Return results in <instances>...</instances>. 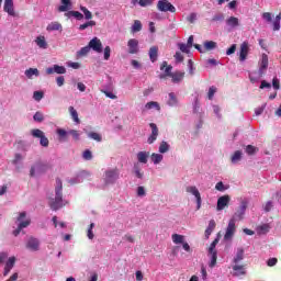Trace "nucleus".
I'll use <instances>...</instances> for the list:
<instances>
[{
    "mask_svg": "<svg viewBox=\"0 0 281 281\" xmlns=\"http://www.w3.org/2000/svg\"><path fill=\"white\" fill-rule=\"evenodd\" d=\"M157 10H159V12H171L172 14L177 12V8L168 0H158Z\"/></svg>",
    "mask_w": 281,
    "mask_h": 281,
    "instance_id": "1a4fd4ad",
    "label": "nucleus"
},
{
    "mask_svg": "<svg viewBox=\"0 0 281 281\" xmlns=\"http://www.w3.org/2000/svg\"><path fill=\"white\" fill-rule=\"evenodd\" d=\"M171 238H172V243H175V245H182L184 243L183 240L186 239V237L180 234H173L171 236Z\"/></svg>",
    "mask_w": 281,
    "mask_h": 281,
    "instance_id": "79ce46f5",
    "label": "nucleus"
},
{
    "mask_svg": "<svg viewBox=\"0 0 281 281\" xmlns=\"http://www.w3.org/2000/svg\"><path fill=\"white\" fill-rule=\"evenodd\" d=\"M136 157L139 164H148V157H149L148 151H138Z\"/></svg>",
    "mask_w": 281,
    "mask_h": 281,
    "instance_id": "7c9ffc66",
    "label": "nucleus"
},
{
    "mask_svg": "<svg viewBox=\"0 0 281 281\" xmlns=\"http://www.w3.org/2000/svg\"><path fill=\"white\" fill-rule=\"evenodd\" d=\"M94 25H95V21L90 20L83 24H80L78 30H80V32H83V30H87V27H94Z\"/></svg>",
    "mask_w": 281,
    "mask_h": 281,
    "instance_id": "09e8293b",
    "label": "nucleus"
},
{
    "mask_svg": "<svg viewBox=\"0 0 281 281\" xmlns=\"http://www.w3.org/2000/svg\"><path fill=\"white\" fill-rule=\"evenodd\" d=\"M57 135L59 137V142H66L67 135H71V137H72V139H75V142H80V132H78L76 130L66 131L63 128H58Z\"/></svg>",
    "mask_w": 281,
    "mask_h": 281,
    "instance_id": "39448f33",
    "label": "nucleus"
},
{
    "mask_svg": "<svg viewBox=\"0 0 281 281\" xmlns=\"http://www.w3.org/2000/svg\"><path fill=\"white\" fill-rule=\"evenodd\" d=\"M47 32H63V24L58 22H52L46 27Z\"/></svg>",
    "mask_w": 281,
    "mask_h": 281,
    "instance_id": "bb28decb",
    "label": "nucleus"
},
{
    "mask_svg": "<svg viewBox=\"0 0 281 281\" xmlns=\"http://www.w3.org/2000/svg\"><path fill=\"white\" fill-rule=\"evenodd\" d=\"M150 160L154 162V166H157V165H159L160 162L164 161V155L153 153L151 156H150Z\"/></svg>",
    "mask_w": 281,
    "mask_h": 281,
    "instance_id": "f704fd0d",
    "label": "nucleus"
},
{
    "mask_svg": "<svg viewBox=\"0 0 281 281\" xmlns=\"http://www.w3.org/2000/svg\"><path fill=\"white\" fill-rule=\"evenodd\" d=\"M33 120H34V122H43V120H45V117L43 116V113L36 112V113L33 115Z\"/></svg>",
    "mask_w": 281,
    "mask_h": 281,
    "instance_id": "338daca9",
    "label": "nucleus"
},
{
    "mask_svg": "<svg viewBox=\"0 0 281 281\" xmlns=\"http://www.w3.org/2000/svg\"><path fill=\"white\" fill-rule=\"evenodd\" d=\"M209 256H210L209 267H210V269H214V267H216V260L218 258V252H209Z\"/></svg>",
    "mask_w": 281,
    "mask_h": 281,
    "instance_id": "e433bc0d",
    "label": "nucleus"
},
{
    "mask_svg": "<svg viewBox=\"0 0 281 281\" xmlns=\"http://www.w3.org/2000/svg\"><path fill=\"white\" fill-rule=\"evenodd\" d=\"M234 234H236V222L234 221V218H231L226 227L224 240H232V238H234Z\"/></svg>",
    "mask_w": 281,
    "mask_h": 281,
    "instance_id": "9b49d317",
    "label": "nucleus"
},
{
    "mask_svg": "<svg viewBox=\"0 0 281 281\" xmlns=\"http://www.w3.org/2000/svg\"><path fill=\"white\" fill-rule=\"evenodd\" d=\"M31 135L33 137H36L37 139H40V145L43 146V148H47L49 146V138H47V136H45L44 131L35 128V130L31 131Z\"/></svg>",
    "mask_w": 281,
    "mask_h": 281,
    "instance_id": "423d86ee",
    "label": "nucleus"
},
{
    "mask_svg": "<svg viewBox=\"0 0 281 281\" xmlns=\"http://www.w3.org/2000/svg\"><path fill=\"white\" fill-rule=\"evenodd\" d=\"M128 54H139V41L131 38L127 42Z\"/></svg>",
    "mask_w": 281,
    "mask_h": 281,
    "instance_id": "a211bd4d",
    "label": "nucleus"
},
{
    "mask_svg": "<svg viewBox=\"0 0 281 281\" xmlns=\"http://www.w3.org/2000/svg\"><path fill=\"white\" fill-rule=\"evenodd\" d=\"M280 21H281V13H279L272 23V30L273 32H280Z\"/></svg>",
    "mask_w": 281,
    "mask_h": 281,
    "instance_id": "37998d69",
    "label": "nucleus"
},
{
    "mask_svg": "<svg viewBox=\"0 0 281 281\" xmlns=\"http://www.w3.org/2000/svg\"><path fill=\"white\" fill-rule=\"evenodd\" d=\"M261 19H263L266 23H271L273 21V14L271 12H265L262 13Z\"/></svg>",
    "mask_w": 281,
    "mask_h": 281,
    "instance_id": "864d4df0",
    "label": "nucleus"
},
{
    "mask_svg": "<svg viewBox=\"0 0 281 281\" xmlns=\"http://www.w3.org/2000/svg\"><path fill=\"white\" fill-rule=\"evenodd\" d=\"M35 43L40 49H47V41L45 40V36H37Z\"/></svg>",
    "mask_w": 281,
    "mask_h": 281,
    "instance_id": "72a5a7b5",
    "label": "nucleus"
},
{
    "mask_svg": "<svg viewBox=\"0 0 281 281\" xmlns=\"http://www.w3.org/2000/svg\"><path fill=\"white\" fill-rule=\"evenodd\" d=\"M149 126L151 128V134L147 138V144H155V142H157V137H159V128L155 123H150Z\"/></svg>",
    "mask_w": 281,
    "mask_h": 281,
    "instance_id": "dca6fc26",
    "label": "nucleus"
},
{
    "mask_svg": "<svg viewBox=\"0 0 281 281\" xmlns=\"http://www.w3.org/2000/svg\"><path fill=\"white\" fill-rule=\"evenodd\" d=\"M145 109H148V110L156 109V111H161V106H159V103L156 101L147 102L145 105Z\"/></svg>",
    "mask_w": 281,
    "mask_h": 281,
    "instance_id": "de8ad7c7",
    "label": "nucleus"
},
{
    "mask_svg": "<svg viewBox=\"0 0 281 281\" xmlns=\"http://www.w3.org/2000/svg\"><path fill=\"white\" fill-rule=\"evenodd\" d=\"M111 58V46H105L103 49V59L110 60Z\"/></svg>",
    "mask_w": 281,
    "mask_h": 281,
    "instance_id": "13d9d810",
    "label": "nucleus"
},
{
    "mask_svg": "<svg viewBox=\"0 0 281 281\" xmlns=\"http://www.w3.org/2000/svg\"><path fill=\"white\" fill-rule=\"evenodd\" d=\"M69 113H70L74 122H76V124H80V119L78 117V111H76L74 109V106H69Z\"/></svg>",
    "mask_w": 281,
    "mask_h": 281,
    "instance_id": "49530a36",
    "label": "nucleus"
},
{
    "mask_svg": "<svg viewBox=\"0 0 281 281\" xmlns=\"http://www.w3.org/2000/svg\"><path fill=\"white\" fill-rule=\"evenodd\" d=\"M133 173L135 175L136 179H144V171H142V167H139V164L134 165Z\"/></svg>",
    "mask_w": 281,
    "mask_h": 281,
    "instance_id": "c9c22d12",
    "label": "nucleus"
},
{
    "mask_svg": "<svg viewBox=\"0 0 281 281\" xmlns=\"http://www.w3.org/2000/svg\"><path fill=\"white\" fill-rule=\"evenodd\" d=\"M245 212H247V202H241L239 206V211L235 212V214L232 216L235 223L237 221H243V217L245 216Z\"/></svg>",
    "mask_w": 281,
    "mask_h": 281,
    "instance_id": "6ab92c4d",
    "label": "nucleus"
},
{
    "mask_svg": "<svg viewBox=\"0 0 281 281\" xmlns=\"http://www.w3.org/2000/svg\"><path fill=\"white\" fill-rule=\"evenodd\" d=\"M269 229H271L269 224H262L261 226L258 227V233L259 234H269Z\"/></svg>",
    "mask_w": 281,
    "mask_h": 281,
    "instance_id": "5fc2aeb1",
    "label": "nucleus"
},
{
    "mask_svg": "<svg viewBox=\"0 0 281 281\" xmlns=\"http://www.w3.org/2000/svg\"><path fill=\"white\" fill-rule=\"evenodd\" d=\"M200 109H201V103L199 102V94H195L193 100V113H199Z\"/></svg>",
    "mask_w": 281,
    "mask_h": 281,
    "instance_id": "3c124183",
    "label": "nucleus"
},
{
    "mask_svg": "<svg viewBox=\"0 0 281 281\" xmlns=\"http://www.w3.org/2000/svg\"><path fill=\"white\" fill-rule=\"evenodd\" d=\"M25 218V212L20 213L18 221H19V227L20 229H25L30 225V220L23 221Z\"/></svg>",
    "mask_w": 281,
    "mask_h": 281,
    "instance_id": "cd10ccee",
    "label": "nucleus"
},
{
    "mask_svg": "<svg viewBox=\"0 0 281 281\" xmlns=\"http://www.w3.org/2000/svg\"><path fill=\"white\" fill-rule=\"evenodd\" d=\"M89 48L92 49V52H95L97 54H102V41L98 37H93L89 42Z\"/></svg>",
    "mask_w": 281,
    "mask_h": 281,
    "instance_id": "2eb2a0df",
    "label": "nucleus"
},
{
    "mask_svg": "<svg viewBox=\"0 0 281 281\" xmlns=\"http://www.w3.org/2000/svg\"><path fill=\"white\" fill-rule=\"evenodd\" d=\"M46 74L47 76H52L53 74L63 76L64 74H67V68H65V66L54 65L53 67H48L46 69Z\"/></svg>",
    "mask_w": 281,
    "mask_h": 281,
    "instance_id": "f3484780",
    "label": "nucleus"
},
{
    "mask_svg": "<svg viewBox=\"0 0 281 281\" xmlns=\"http://www.w3.org/2000/svg\"><path fill=\"white\" fill-rule=\"evenodd\" d=\"M245 150L247 155H256V153H258V148L252 145H247Z\"/></svg>",
    "mask_w": 281,
    "mask_h": 281,
    "instance_id": "bf43d9fd",
    "label": "nucleus"
},
{
    "mask_svg": "<svg viewBox=\"0 0 281 281\" xmlns=\"http://www.w3.org/2000/svg\"><path fill=\"white\" fill-rule=\"evenodd\" d=\"M216 47H218V44L214 41L204 42V49H206V52H212L213 49H216Z\"/></svg>",
    "mask_w": 281,
    "mask_h": 281,
    "instance_id": "a19ab883",
    "label": "nucleus"
},
{
    "mask_svg": "<svg viewBox=\"0 0 281 281\" xmlns=\"http://www.w3.org/2000/svg\"><path fill=\"white\" fill-rule=\"evenodd\" d=\"M168 106H179V99H177V94L175 92L169 93V99L167 101Z\"/></svg>",
    "mask_w": 281,
    "mask_h": 281,
    "instance_id": "c756f323",
    "label": "nucleus"
},
{
    "mask_svg": "<svg viewBox=\"0 0 281 281\" xmlns=\"http://www.w3.org/2000/svg\"><path fill=\"white\" fill-rule=\"evenodd\" d=\"M245 273H247V272L245 271V266H240V265H238V263H235V265L233 266V276H234L235 278H239V276H245Z\"/></svg>",
    "mask_w": 281,
    "mask_h": 281,
    "instance_id": "b1692460",
    "label": "nucleus"
},
{
    "mask_svg": "<svg viewBox=\"0 0 281 281\" xmlns=\"http://www.w3.org/2000/svg\"><path fill=\"white\" fill-rule=\"evenodd\" d=\"M15 262H16V258L15 257H10L8 259V261L5 262V266H4L3 276H8V273H10V271H12V269H14V263Z\"/></svg>",
    "mask_w": 281,
    "mask_h": 281,
    "instance_id": "4be33fe9",
    "label": "nucleus"
},
{
    "mask_svg": "<svg viewBox=\"0 0 281 281\" xmlns=\"http://www.w3.org/2000/svg\"><path fill=\"white\" fill-rule=\"evenodd\" d=\"M267 69H269V56L263 53L259 60V70L249 74L250 82H252V85L259 82L260 78H262V76H265L267 72Z\"/></svg>",
    "mask_w": 281,
    "mask_h": 281,
    "instance_id": "f03ea898",
    "label": "nucleus"
},
{
    "mask_svg": "<svg viewBox=\"0 0 281 281\" xmlns=\"http://www.w3.org/2000/svg\"><path fill=\"white\" fill-rule=\"evenodd\" d=\"M119 179H120V169L117 167L108 168L103 172L104 186H115Z\"/></svg>",
    "mask_w": 281,
    "mask_h": 281,
    "instance_id": "20e7f679",
    "label": "nucleus"
},
{
    "mask_svg": "<svg viewBox=\"0 0 281 281\" xmlns=\"http://www.w3.org/2000/svg\"><path fill=\"white\" fill-rule=\"evenodd\" d=\"M24 159V156L21 154H15L14 159L12 160L13 166H15L16 169L20 168L22 161Z\"/></svg>",
    "mask_w": 281,
    "mask_h": 281,
    "instance_id": "ea45409f",
    "label": "nucleus"
},
{
    "mask_svg": "<svg viewBox=\"0 0 281 281\" xmlns=\"http://www.w3.org/2000/svg\"><path fill=\"white\" fill-rule=\"evenodd\" d=\"M165 69V74H160L159 78L160 80H164V78H166L167 76H169V78L172 77V66H168V61H162L161 66H160V70L164 71Z\"/></svg>",
    "mask_w": 281,
    "mask_h": 281,
    "instance_id": "aec40b11",
    "label": "nucleus"
},
{
    "mask_svg": "<svg viewBox=\"0 0 281 281\" xmlns=\"http://www.w3.org/2000/svg\"><path fill=\"white\" fill-rule=\"evenodd\" d=\"M24 75L26 76V78H29V80H32V78H38V76H41V72L37 70V68H29L25 70Z\"/></svg>",
    "mask_w": 281,
    "mask_h": 281,
    "instance_id": "c85d7f7f",
    "label": "nucleus"
},
{
    "mask_svg": "<svg viewBox=\"0 0 281 281\" xmlns=\"http://www.w3.org/2000/svg\"><path fill=\"white\" fill-rule=\"evenodd\" d=\"M243 159V151L236 150L234 155L232 156V164H238Z\"/></svg>",
    "mask_w": 281,
    "mask_h": 281,
    "instance_id": "a18cd8bd",
    "label": "nucleus"
},
{
    "mask_svg": "<svg viewBox=\"0 0 281 281\" xmlns=\"http://www.w3.org/2000/svg\"><path fill=\"white\" fill-rule=\"evenodd\" d=\"M91 52V48L89 47V44L82 48H80V50L77 53L78 56H87L88 53Z\"/></svg>",
    "mask_w": 281,
    "mask_h": 281,
    "instance_id": "680f3d73",
    "label": "nucleus"
},
{
    "mask_svg": "<svg viewBox=\"0 0 281 281\" xmlns=\"http://www.w3.org/2000/svg\"><path fill=\"white\" fill-rule=\"evenodd\" d=\"M106 98H110V100H117V95H115L113 92L109 91L108 89H102L101 90Z\"/></svg>",
    "mask_w": 281,
    "mask_h": 281,
    "instance_id": "052dcab7",
    "label": "nucleus"
},
{
    "mask_svg": "<svg viewBox=\"0 0 281 281\" xmlns=\"http://www.w3.org/2000/svg\"><path fill=\"white\" fill-rule=\"evenodd\" d=\"M226 25H227V27H229V30H234V29L238 27V25H240V22H239L238 18L231 16L226 20Z\"/></svg>",
    "mask_w": 281,
    "mask_h": 281,
    "instance_id": "393cba45",
    "label": "nucleus"
},
{
    "mask_svg": "<svg viewBox=\"0 0 281 281\" xmlns=\"http://www.w3.org/2000/svg\"><path fill=\"white\" fill-rule=\"evenodd\" d=\"M149 59L150 63H157V58H159V47L158 46H151L149 48Z\"/></svg>",
    "mask_w": 281,
    "mask_h": 281,
    "instance_id": "5701e85b",
    "label": "nucleus"
},
{
    "mask_svg": "<svg viewBox=\"0 0 281 281\" xmlns=\"http://www.w3.org/2000/svg\"><path fill=\"white\" fill-rule=\"evenodd\" d=\"M88 177H91V172L87 170H82L78 172L75 177L68 178L67 182L70 186H76V183H82V181H85V179H88Z\"/></svg>",
    "mask_w": 281,
    "mask_h": 281,
    "instance_id": "0eeeda50",
    "label": "nucleus"
},
{
    "mask_svg": "<svg viewBox=\"0 0 281 281\" xmlns=\"http://www.w3.org/2000/svg\"><path fill=\"white\" fill-rule=\"evenodd\" d=\"M247 56H249V42L245 41L240 45V50H239L240 63H245L247 60Z\"/></svg>",
    "mask_w": 281,
    "mask_h": 281,
    "instance_id": "4468645a",
    "label": "nucleus"
},
{
    "mask_svg": "<svg viewBox=\"0 0 281 281\" xmlns=\"http://www.w3.org/2000/svg\"><path fill=\"white\" fill-rule=\"evenodd\" d=\"M3 10L9 16H16V13L14 12V0H4Z\"/></svg>",
    "mask_w": 281,
    "mask_h": 281,
    "instance_id": "412c9836",
    "label": "nucleus"
},
{
    "mask_svg": "<svg viewBox=\"0 0 281 281\" xmlns=\"http://www.w3.org/2000/svg\"><path fill=\"white\" fill-rule=\"evenodd\" d=\"M218 240H220V238L216 237V238L211 243V245H210V247H209V254L217 252V251H216V246L218 245Z\"/></svg>",
    "mask_w": 281,
    "mask_h": 281,
    "instance_id": "603ef678",
    "label": "nucleus"
},
{
    "mask_svg": "<svg viewBox=\"0 0 281 281\" xmlns=\"http://www.w3.org/2000/svg\"><path fill=\"white\" fill-rule=\"evenodd\" d=\"M43 97H44L43 91H34V93H33V99L36 102H41L43 100Z\"/></svg>",
    "mask_w": 281,
    "mask_h": 281,
    "instance_id": "e2e57ef3",
    "label": "nucleus"
},
{
    "mask_svg": "<svg viewBox=\"0 0 281 281\" xmlns=\"http://www.w3.org/2000/svg\"><path fill=\"white\" fill-rule=\"evenodd\" d=\"M93 227H95V224H94V223H91L90 226H89V228H88V234H87L89 240H93V238H94V235H93Z\"/></svg>",
    "mask_w": 281,
    "mask_h": 281,
    "instance_id": "0e129e2a",
    "label": "nucleus"
},
{
    "mask_svg": "<svg viewBox=\"0 0 281 281\" xmlns=\"http://www.w3.org/2000/svg\"><path fill=\"white\" fill-rule=\"evenodd\" d=\"M218 21H225V15L223 13H217L212 18L213 23H216Z\"/></svg>",
    "mask_w": 281,
    "mask_h": 281,
    "instance_id": "69168bd1",
    "label": "nucleus"
},
{
    "mask_svg": "<svg viewBox=\"0 0 281 281\" xmlns=\"http://www.w3.org/2000/svg\"><path fill=\"white\" fill-rule=\"evenodd\" d=\"M187 192L195 196L196 210H201L202 199H201V192H199V189L195 186H190V187H187Z\"/></svg>",
    "mask_w": 281,
    "mask_h": 281,
    "instance_id": "f8f14e48",
    "label": "nucleus"
},
{
    "mask_svg": "<svg viewBox=\"0 0 281 281\" xmlns=\"http://www.w3.org/2000/svg\"><path fill=\"white\" fill-rule=\"evenodd\" d=\"M61 5L58 7V12H66L65 16L67 19H76L77 21H82L85 19V15L80 13V11H74V3H71V0H60ZM71 10V11H69Z\"/></svg>",
    "mask_w": 281,
    "mask_h": 281,
    "instance_id": "7ed1b4c3",
    "label": "nucleus"
},
{
    "mask_svg": "<svg viewBox=\"0 0 281 281\" xmlns=\"http://www.w3.org/2000/svg\"><path fill=\"white\" fill-rule=\"evenodd\" d=\"M178 47L183 54H190V46L188 44L179 43Z\"/></svg>",
    "mask_w": 281,
    "mask_h": 281,
    "instance_id": "6e6d98bb",
    "label": "nucleus"
},
{
    "mask_svg": "<svg viewBox=\"0 0 281 281\" xmlns=\"http://www.w3.org/2000/svg\"><path fill=\"white\" fill-rule=\"evenodd\" d=\"M87 135L90 139H93L94 142H102V135L97 132H90Z\"/></svg>",
    "mask_w": 281,
    "mask_h": 281,
    "instance_id": "8fccbe9b",
    "label": "nucleus"
},
{
    "mask_svg": "<svg viewBox=\"0 0 281 281\" xmlns=\"http://www.w3.org/2000/svg\"><path fill=\"white\" fill-rule=\"evenodd\" d=\"M47 164L37 161L35 162L30 170V177H36V175H43V172H47Z\"/></svg>",
    "mask_w": 281,
    "mask_h": 281,
    "instance_id": "6e6552de",
    "label": "nucleus"
},
{
    "mask_svg": "<svg viewBox=\"0 0 281 281\" xmlns=\"http://www.w3.org/2000/svg\"><path fill=\"white\" fill-rule=\"evenodd\" d=\"M168 150H170V144H168L166 140H162L158 147V153H160V155H165V153H168Z\"/></svg>",
    "mask_w": 281,
    "mask_h": 281,
    "instance_id": "58836bf2",
    "label": "nucleus"
},
{
    "mask_svg": "<svg viewBox=\"0 0 281 281\" xmlns=\"http://www.w3.org/2000/svg\"><path fill=\"white\" fill-rule=\"evenodd\" d=\"M229 201H232V198H229V195L220 196L217 199V205H216L217 212H223V210H225V207L229 205Z\"/></svg>",
    "mask_w": 281,
    "mask_h": 281,
    "instance_id": "ddd939ff",
    "label": "nucleus"
},
{
    "mask_svg": "<svg viewBox=\"0 0 281 281\" xmlns=\"http://www.w3.org/2000/svg\"><path fill=\"white\" fill-rule=\"evenodd\" d=\"M25 248L29 249V251H40L41 240L34 236H31L26 240Z\"/></svg>",
    "mask_w": 281,
    "mask_h": 281,
    "instance_id": "9d476101",
    "label": "nucleus"
},
{
    "mask_svg": "<svg viewBox=\"0 0 281 281\" xmlns=\"http://www.w3.org/2000/svg\"><path fill=\"white\" fill-rule=\"evenodd\" d=\"M184 76H186V72H182V71H176V72H173V74L171 75L172 82H173L175 85L181 82V80H183Z\"/></svg>",
    "mask_w": 281,
    "mask_h": 281,
    "instance_id": "473e14b6",
    "label": "nucleus"
},
{
    "mask_svg": "<svg viewBox=\"0 0 281 281\" xmlns=\"http://www.w3.org/2000/svg\"><path fill=\"white\" fill-rule=\"evenodd\" d=\"M142 27H143L142 21L135 20L131 27L132 34H137V32H142Z\"/></svg>",
    "mask_w": 281,
    "mask_h": 281,
    "instance_id": "4c0bfd02",
    "label": "nucleus"
},
{
    "mask_svg": "<svg viewBox=\"0 0 281 281\" xmlns=\"http://www.w3.org/2000/svg\"><path fill=\"white\" fill-rule=\"evenodd\" d=\"M241 260H245V249L243 248H237V252L235 257L233 258L234 265H238Z\"/></svg>",
    "mask_w": 281,
    "mask_h": 281,
    "instance_id": "a878e982",
    "label": "nucleus"
},
{
    "mask_svg": "<svg viewBox=\"0 0 281 281\" xmlns=\"http://www.w3.org/2000/svg\"><path fill=\"white\" fill-rule=\"evenodd\" d=\"M48 205L53 212H58L67 205V201L63 199V180L60 178L56 179L55 198L49 200Z\"/></svg>",
    "mask_w": 281,
    "mask_h": 281,
    "instance_id": "f257e3e1",
    "label": "nucleus"
},
{
    "mask_svg": "<svg viewBox=\"0 0 281 281\" xmlns=\"http://www.w3.org/2000/svg\"><path fill=\"white\" fill-rule=\"evenodd\" d=\"M215 228H216V222L214 220H211L205 229V238H210V236H212V232H214Z\"/></svg>",
    "mask_w": 281,
    "mask_h": 281,
    "instance_id": "2f4dec72",
    "label": "nucleus"
},
{
    "mask_svg": "<svg viewBox=\"0 0 281 281\" xmlns=\"http://www.w3.org/2000/svg\"><path fill=\"white\" fill-rule=\"evenodd\" d=\"M259 89H271V83L268 82L267 80H261Z\"/></svg>",
    "mask_w": 281,
    "mask_h": 281,
    "instance_id": "774afa93",
    "label": "nucleus"
},
{
    "mask_svg": "<svg viewBox=\"0 0 281 281\" xmlns=\"http://www.w3.org/2000/svg\"><path fill=\"white\" fill-rule=\"evenodd\" d=\"M82 158L86 160V161H91L93 159V154L91 153V150L89 149H86L82 154Z\"/></svg>",
    "mask_w": 281,
    "mask_h": 281,
    "instance_id": "4d7b16f0",
    "label": "nucleus"
},
{
    "mask_svg": "<svg viewBox=\"0 0 281 281\" xmlns=\"http://www.w3.org/2000/svg\"><path fill=\"white\" fill-rule=\"evenodd\" d=\"M80 10H81V12H83L85 19L87 21H91V19H93V13H91V11H89V9H87V7L81 5Z\"/></svg>",
    "mask_w": 281,
    "mask_h": 281,
    "instance_id": "c03bdc74",
    "label": "nucleus"
}]
</instances>
